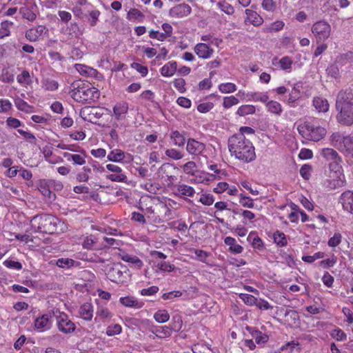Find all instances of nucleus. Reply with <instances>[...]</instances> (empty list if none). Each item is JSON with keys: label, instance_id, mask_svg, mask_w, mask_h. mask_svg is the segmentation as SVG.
Instances as JSON below:
<instances>
[{"label": "nucleus", "instance_id": "4d7b16f0", "mask_svg": "<svg viewBox=\"0 0 353 353\" xmlns=\"http://www.w3.org/2000/svg\"><path fill=\"white\" fill-rule=\"evenodd\" d=\"M252 236H253L252 232H250V234L248 235V240L251 241V239H252L253 247L254 248H258V249L263 248V243L262 240L257 236H255L253 238H252Z\"/></svg>", "mask_w": 353, "mask_h": 353}, {"label": "nucleus", "instance_id": "72a5a7b5", "mask_svg": "<svg viewBox=\"0 0 353 353\" xmlns=\"http://www.w3.org/2000/svg\"><path fill=\"white\" fill-rule=\"evenodd\" d=\"M255 110L256 108L252 105H243L238 108L236 114L241 117H244L248 114H254Z\"/></svg>", "mask_w": 353, "mask_h": 353}, {"label": "nucleus", "instance_id": "3c124183", "mask_svg": "<svg viewBox=\"0 0 353 353\" xmlns=\"http://www.w3.org/2000/svg\"><path fill=\"white\" fill-rule=\"evenodd\" d=\"M196 168V163L192 161L187 162L183 168L184 172L189 175H194Z\"/></svg>", "mask_w": 353, "mask_h": 353}, {"label": "nucleus", "instance_id": "6e6552de", "mask_svg": "<svg viewBox=\"0 0 353 353\" xmlns=\"http://www.w3.org/2000/svg\"><path fill=\"white\" fill-rule=\"evenodd\" d=\"M322 156L327 161H332V163H330V166L335 170H341V167L339 165L341 163V158L339 157L338 152L332 148H324L321 152Z\"/></svg>", "mask_w": 353, "mask_h": 353}, {"label": "nucleus", "instance_id": "e2e57ef3", "mask_svg": "<svg viewBox=\"0 0 353 353\" xmlns=\"http://www.w3.org/2000/svg\"><path fill=\"white\" fill-rule=\"evenodd\" d=\"M108 179L115 182H125L127 176L124 174L114 173L108 176Z\"/></svg>", "mask_w": 353, "mask_h": 353}, {"label": "nucleus", "instance_id": "f3484780", "mask_svg": "<svg viewBox=\"0 0 353 353\" xmlns=\"http://www.w3.org/2000/svg\"><path fill=\"white\" fill-rule=\"evenodd\" d=\"M194 52L199 57L206 59L210 58L214 52V50L206 43H199L194 47Z\"/></svg>", "mask_w": 353, "mask_h": 353}, {"label": "nucleus", "instance_id": "ea45409f", "mask_svg": "<svg viewBox=\"0 0 353 353\" xmlns=\"http://www.w3.org/2000/svg\"><path fill=\"white\" fill-rule=\"evenodd\" d=\"M353 60V52L349 51L346 53L341 54L336 58V61L337 63H339L340 65H343L347 62L352 61Z\"/></svg>", "mask_w": 353, "mask_h": 353}, {"label": "nucleus", "instance_id": "69168bd1", "mask_svg": "<svg viewBox=\"0 0 353 353\" xmlns=\"http://www.w3.org/2000/svg\"><path fill=\"white\" fill-rule=\"evenodd\" d=\"M214 107V105L212 103L210 102H206V103H200L197 106V110L201 113H206L209 112L211 109H212Z\"/></svg>", "mask_w": 353, "mask_h": 353}, {"label": "nucleus", "instance_id": "8fccbe9b", "mask_svg": "<svg viewBox=\"0 0 353 353\" xmlns=\"http://www.w3.org/2000/svg\"><path fill=\"white\" fill-rule=\"evenodd\" d=\"M251 100L254 101H261L263 103L268 102L269 99L268 95L267 94H263L259 92H252L250 94Z\"/></svg>", "mask_w": 353, "mask_h": 353}, {"label": "nucleus", "instance_id": "a18cd8bd", "mask_svg": "<svg viewBox=\"0 0 353 353\" xmlns=\"http://www.w3.org/2000/svg\"><path fill=\"white\" fill-rule=\"evenodd\" d=\"M219 89L222 93H232L236 91V86L233 83H225L220 84Z\"/></svg>", "mask_w": 353, "mask_h": 353}, {"label": "nucleus", "instance_id": "13d9d810", "mask_svg": "<svg viewBox=\"0 0 353 353\" xmlns=\"http://www.w3.org/2000/svg\"><path fill=\"white\" fill-rule=\"evenodd\" d=\"M218 5L220 9L227 14H232L234 12V8L227 2H220Z\"/></svg>", "mask_w": 353, "mask_h": 353}, {"label": "nucleus", "instance_id": "338daca9", "mask_svg": "<svg viewBox=\"0 0 353 353\" xmlns=\"http://www.w3.org/2000/svg\"><path fill=\"white\" fill-rule=\"evenodd\" d=\"M5 266L8 268L14 269V270H21L22 268V265L19 261H15L12 260H6L3 262Z\"/></svg>", "mask_w": 353, "mask_h": 353}, {"label": "nucleus", "instance_id": "c9c22d12", "mask_svg": "<svg viewBox=\"0 0 353 353\" xmlns=\"http://www.w3.org/2000/svg\"><path fill=\"white\" fill-rule=\"evenodd\" d=\"M274 243L281 247L285 246L288 243L285 235L283 232L279 230L276 231L273 235Z\"/></svg>", "mask_w": 353, "mask_h": 353}, {"label": "nucleus", "instance_id": "7ed1b4c3", "mask_svg": "<svg viewBox=\"0 0 353 353\" xmlns=\"http://www.w3.org/2000/svg\"><path fill=\"white\" fill-rule=\"evenodd\" d=\"M31 226L37 232L52 234L57 232L59 225L63 224L56 216L49 214H37L30 221Z\"/></svg>", "mask_w": 353, "mask_h": 353}, {"label": "nucleus", "instance_id": "052dcab7", "mask_svg": "<svg viewBox=\"0 0 353 353\" xmlns=\"http://www.w3.org/2000/svg\"><path fill=\"white\" fill-rule=\"evenodd\" d=\"M342 236L340 233H335L332 237H331L327 244L330 247H336L341 243Z\"/></svg>", "mask_w": 353, "mask_h": 353}, {"label": "nucleus", "instance_id": "6e6d98bb", "mask_svg": "<svg viewBox=\"0 0 353 353\" xmlns=\"http://www.w3.org/2000/svg\"><path fill=\"white\" fill-rule=\"evenodd\" d=\"M165 154L171 159L179 160L182 159L183 154L176 149H168L165 150Z\"/></svg>", "mask_w": 353, "mask_h": 353}, {"label": "nucleus", "instance_id": "c756f323", "mask_svg": "<svg viewBox=\"0 0 353 353\" xmlns=\"http://www.w3.org/2000/svg\"><path fill=\"white\" fill-rule=\"evenodd\" d=\"M346 139H347V136H344L339 132H335L331 137V141L332 145L339 150L345 141H346Z\"/></svg>", "mask_w": 353, "mask_h": 353}, {"label": "nucleus", "instance_id": "a878e982", "mask_svg": "<svg viewBox=\"0 0 353 353\" xmlns=\"http://www.w3.org/2000/svg\"><path fill=\"white\" fill-rule=\"evenodd\" d=\"M79 314L84 320L90 321L93 316L92 305L88 303L82 305L79 309Z\"/></svg>", "mask_w": 353, "mask_h": 353}, {"label": "nucleus", "instance_id": "7c9ffc66", "mask_svg": "<svg viewBox=\"0 0 353 353\" xmlns=\"http://www.w3.org/2000/svg\"><path fill=\"white\" fill-rule=\"evenodd\" d=\"M152 332L159 338H167L172 334L169 326H157L154 328Z\"/></svg>", "mask_w": 353, "mask_h": 353}, {"label": "nucleus", "instance_id": "9b49d317", "mask_svg": "<svg viewBox=\"0 0 353 353\" xmlns=\"http://www.w3.org/2000/svg\"><path fill=\"white\" fill-rule=\"evenodd\" d=\"M57 325L59 330L65 334L74 332L76 327L74 323L64 313L61 314L57 317Z\"/></svg>", "mask_w": 353, "mask_h": 353}, {"label": "nucleus", "instance_id": "0eeeda50", "mask_svg": "<svg viewBox=\"0 0 353 353\" xmlns=\"http://www.w3.org/2000/svg\"><path fill=\"white\" fill-rule=\"evenodd\" d=\"M353 106V85L341 90L337 94L336 108Z\"/></svg>", "mask_w": 353, "mask_h": 353}, {"label": "nucleus", "instance_id": "412c9836", "mask_svg": "<svg viewBox=\"0 0 353 353\" xmlns=\"http://www.w3.org/2000/svg\"><path fill=\"white\" fill-rule=\"evenodd\" d=\"M224 243L229 246V251L233 254H240L243 248L241 245L236 244L235 239L231 236H227L224 239Z\"/></svg>", "mask_w": 353, "mask_h": 353}, {"label": "nucleus", "instance_id": "774afa93", "mask_svg": "<svg viewBox=\"0 0 353 353\" xmlns=\"http://www.w3.org/2000/svg\"><path fill=\"white\" fill-rule=\"evenodd\" d=\"M240 297L244 301V302L250 305H255L257 299L251 294H241Z\"/></svg>", "mask_w": 353, "mask_h": 353}, {"label": "nucleus", "instance_id": "ddd939ff", "mask_svg": "<svg viewBox=\"0 0 353 353\" xmlns=\"http://www.w3.org/2000/svg\"><path fill=\"white\" fill-rule=\"evenodd\" d=\"M205 149V145L194 139H189L187 142L186 150L191 155L198 156Z\"/></svg>", "mask_w": 353, "mask_h": 353}, {"label": "nucleus", "instance_id": "f03ea898", "mask_svg": "<svg viewBox=\"0 0 353 353\" xmlns=\"http://www.w3.org/2000/svg\"><path fill=\"white\" fill-rule=\"evenodd\" d=\"M70 96L77 102L90 103L99 99L100 92L94 88L90 87L88 83L81 81H74L70 86Z\"/></svg>", "mask_w": 353, "mask_h": 353}, {"label": "nucleus", "instance_id": "603ef678", "mask_svg": "<svg viewBox=\"0 0 353 353\" xmlns=\"http://www.w3.org/2000/svg\"><path fill=\"white\" fill-rule=\"evenodd\" d=\"M239 103V99L234 96L225 97L223 98V105L225 108H230Z\"/></svg>", "mask_w": 353, "mask_h": 353}, {"label": "nucleus", "instance_id": "4c0bfd02", "mask_svg": "<svg viewBox=\"0 0 353 353\" xmlns=\"http://www.w3.org/2000/svg\"><path fill=\"white\" fill-rule=\"evenodd\" d=\"M266 107L268 111L273 114H280L282 112L281 105L279 102L274 101H270L267 102Z\"/></svg>", "mask_w": 353, "mask_h": 353}, {"label": "nucleus", "instance_id": "cd10ccee", "mask_svg": "<svg viewBox=\"0 0 353 353\" xmlns=\"http://www.w3.org/2000/svg\"><path fill=\"white\" fill-rule=\"evenodd\" d=\"M50 316L46 314L37 317L34 321V326L37 329L50 328Z\"/></svg>", "mask_w": 353, "mask_h": 353}, {"label": "nucleus", "instance_id": "473e14b6", "mask_svg": "<svg viewBox=\"0 0 353 353\" xmlns=\"http://www.w3.org/2000/svg\"><path fill=\"white\" fill-rule=\"evenodd\" d=\"M171 139L173 140L174 145L179 147L183 146L185 142V138L178 130L172 131L170 134Z\"/></svg>", "mask_w": 353, "mask_h": 353}, {"label": "nucleus", "instance_id": "5fc2aeb1", "mask_svg": "<svg viewBox=\"0 0 353 353\" xmlns=\"http://www.w3.org/2000/svg\"><path fill=\"white\" fill-rule=\"evenodd\" d=\"M131 68L135 69L137 72H139L142 77H145L148 74V68L145 65H142L141 64L136 62H133L131 63Z\"/></svg>", "mask_w": 353, "mask_h": 353}, {"label": "nucleus", "instance_id": "2f4dec72", "mask_svg": "<svg viewBox=\"0 0 353 353\" xmlns=\"http://www.w3.org/2000/svg\"><path fill=\"white\" fill-rule=\"evenodd\" d=\"M124 158V152L119 149L112 150L108 155V160L113 162H121Z\"/></svg>", "mask_w": 353, "mask_h": 353}, {"label": "nucleus", "instance_id": "f257e3e1", "mask_svg": "<svg viewBox=\"0 0 353 353\" xmlns=\"http://www.w3.org/2000/svg\"><path fill=\"white\" fill-rule=\"evenodd\" d=\"M232 156L243 163H250L256 159L255 149L252 142L241 134H234L228 141Z\"/></svg>", "mask_w": 353, "mask_h": 353}, {"label": "nucleus", "instance_id": "9d476101", "mask_svg": "<svg viewBox=\"0 0 353 353\" xmlns=\"http://www.w3.org/2000/svg\"><path fill=\"white\" fill-rule=\"evenodd\" d=\"M37 10V6L34 1L27 2L23 7L20 8L19 13L23 19L28 21H33L37 18L36 12Z\"/></svg>", "mask_w": 353, "mask_h": 353}, {"label": "nucleus", "instance_id": "37998d69", "mask_svg": "<svg viewBox=\"0 0 353 353\" xmlns=\"http://www.w3.org/2000/svg\"><path fill=\"white\" fill-rule=\"evenodd\" d=\"M330 336L338 341H343L347 339L346 334L340 328L334 329L331 332Z\"/></svg>", "mask_w": 353, "mask_h": 353}, {"label": "nucleus", "instance_id": "c03bdc74", "mask_svg": "<svg viewBox=\"0 0 353 353\" xmlns=\"http://www.w3.org/2000/svg\"><path fill=\"white\" fill-rule=\"evenodd\" d=\"M74 261L69 258H61L57 260L56 265L61 268H70L73 266Z\"/></svg>", "mask_w": 353, "mask_h": 353}, {"label": "nucleus", "instance_id": "6ab92c4d", "mask_svg": "<svg viewBox=\"0 0 353 353\" xmlns=\"http://www.w3.org/2000/svg\"><path fill=\"white\" fill-rule=\"evenodd\" d=\"M128 110V104L125 101H122L116 103L113 107V112L115 117V119L121 120L123 116L125 115Z\"/></svg>", "mask_w": 353, "mask_h": 353}, {"label": "nucleus", "instance_id": "e433bc0d", "mask_svg": "<svg viewBox=\"0 0 353 353\" xmlns=\"http://www.w3.org/2000/svg\"><path fill=\"white\" fill-rule=\"evenodd\" d=\"M17 79L20 84L30 85L32 83L30 73L26 70H23L22 72L17 77Z\"/></svg>", "mask_w": 353, "mask_h": 353}, {"label": "nucleus", "instance_id": "bf43d9fd", "mask_svg": "<svg viewBox=\"0 0 353 353\" xmlns=\"http://www.w3.org/2000/svg\"><path fill=\"white\" fill-rule=\"evenodd\" d=\"M214 201V196L211 194H202L199 199V201L205 205H212Z\"/></svg>", "mask_w": 353, "mask_h": 353}, {"label": "nucleus", "instance_id": "f8f14e48", "mask_svg": "<svg viewBox=\"0 0 353 353\" xmlns=\"http://www.w3.org/2000/svg\"><path fill=\"white\" fill-rule=\"evenodd\" d=\"M340 170H336L333 176H330V179L325 181V185L328 190H334L340 188L344 185V176L340 173L338 174Z\"/></svg>", "mask_w": 353, "mask_h": 353}, {"label": "nucleus", "instance_id": "58836bf2", "mask_svg": "<svg viewBox=\"0 0 353 353\" xmlns=\"http://www.w3.org/2000/svg\"><path fill=\"white\" fill-rule=\"evenodd\" d=\"M154 319L160 323L167 322L170 319V315L168 311L165 310H161L157 311L154 315Z\"/></svg>", "mask_w": 353, "mask_h": 353}, {"label": "nucleus", "instance_id": "49530a36", "mask_svg": "<svg viewBox=\"0 0 353 353\" xmlns=\"http://www.w3.org/2000/svg\"><path fill=\"white\" fill-rule=\"evenodd\" d=\"M339 63H337L335 60V62L330 65L326 70L327 74L334 78H337L339 76Z\"/></svg>", "mask_w": 353, "mask_h": 353}, {"label": "nucleus", "instance_id": "20e7f679", "mask_svg": "<svg viewBox=\"0 0 353 353\" xmlns=\"http://www.w3.org/2000/svg\"><path fill=\"white\" fill-rule=\"evenodd\" d=\"M298 131L303 138L313 141H320L326 134L324 128L308 122L299 125Z\"/></svg>", "mask_w": 353, "mask_h": 353}, {"label": "nucleus", "instance_id": "dca6fc26", "mask_svg": "<svg viewBox=\"0 0 353 353\" xmlns=\"http://www.w3.org/2000/svg\"><path fill=\"white\" fill-rule=\"evenodd\" d=\"M343 208L353 214V192L345 191L340 198Z\"/></svg>", "mask_w": 353, "mask_h": 353}, {"label": "nucleus", "instance_id": "b1692460", "mask_svg": "<svg viewBox=\"0 0 353 353\" xmlns=\"http://www.w3.org/2000/svg\"><path fill=\"white\" fill-rule=\"evenodd\" d=\"M339 150L346 157L353 159V137L347 136V139H346Z\"/></svg>", "mask_w": 353, "mask_h": 353}, {"label": "nucleus", "instance_id": "de8ad7c7", "mask_svg": "<svg viewBox=\"0 0 353 353\" xmlns=\"http://www.w3.org/2000/svg\"><path fill=\"white\" fill-rule=\"evenodd\" d=\"M79 152H81L83 155L74 154L72 161L75 165H83L85 163V159L87 157V154L85 151L83 150H79Z\"/></svg>", "mask_w": 353, "mask_h": 353}, {"label": "nucleus", "instance_id": "2eb2a0df", "mask_svg": "<svg viewBox=\"0 0 353 353\" xmlns=\"http://www.w3.org/2000/svg\"><path fill=\"white\" fill-rule=\"evenodd\" d=\"M48 30L44 26H37V27L28 29L26 32V38L31 42H34L44 33H46Z\"/></svg>", "mask_w": 353, "mask_h": 353}, {"label": "nucleus", "instance_id": "0e129e2a", "mask_svg": "<svg viewBox=\"0 0 353 353\" xmlns=\"http://www.w3.org/2000/svg\"><path fill=\"white\" fill-rule=\"evenodd\" d=\"M279 64L283 70H288L291 68L292 61L289 57H284L280 59Z\"/></svg>", "mask_w": 353, "mask_h": 353}, {"label": "nucleus", "instance_id": "a19ab883", "mask_svg": "<svg viewBox=\"0 0 353 353\" xmlns=\"http://www.w3.org/2000/svg\"><path fill=\"white\" fill-rule=\"evenodd\" d=\"M128 17L129 19H136L138 20L139 22L143 21L145 16L144 14L138 9L131 8L128 13Z\"/></svg>", "mask_w": 353, "mask_h": 353}, {"label": "nucleus", "instance_id": "4be33fe9", "mask_svg": "<svg viewBox=\"0 0 353 353\" xmlns=\"http://www.w3.org/2000/svg\"><path fill=\"white\" fill-rule=\"evenodd\" d=\"M313 105L319 112H326L329 110V103L327 99L321 97H314Z\"/></svg>", "mask_w": 353, "mask_h": 353}, {"label": "nucleus", "instance_id": "a211bd4d", "mask_svg": "<svg viewBox=\"0 0 353 353\" xmlns=\"http://www.w3.org/2000/svg\"><path fill=\"white\" fill-rule=\"evenodd\" d=\"M101 110L96 107H88L83 110V113L85 115L84 119L90 122L94 123V120L101 117L103 113Z\"/></svg>", "mask_w": 353, "mask_h": 353}, {"label": "nucleus", "instance_id": "c85d7f7f", "mask_svg": "<svg viewBox=\"0 0 353 353\" xmlns=\"http://www.w3.org/2000/svg\"><path fill=\"white\" fill-rule=\"evenodd\" d=\"M74 68L81 74L88 77H94L97 74V70L83 64H75Z\"/></svg>", "mask_w": 353, "mask_h": 353}, {"label": "nucleus", "instance_id": "680f3d73", "mask_svg": "<svg viewBox=\"0 0 353 353\" xmlns=\"http://www.w3.org/2000/svg\"><path fill=\"white\" fill-rule=\"evenodd\" d=\"M193 252L196 255V259L203 263L206 261V259L209 256V253L202 250L194 249Z\"/></svg>", "mask_w": 353, "mask_h": 353}, {"label": "nucleus", "instance_id": "864d4df0", "mask_svg": "<svg viewBox=\"0 0 353 353\" xmlns=\"http://www.w3.org/2000/svg\"><path fill=\"white\" fill-rule=\"evenodd\" d=\"M121 326L119 324L109 325L107 328L106 334L108 336L117 335L121 333Z\"/></svg>", "mask_w": 353, "mask_h": 353}, {"label": "nucleus", "instance_id": "f704fd0d", "mask_svg": "<svg viewBox=\"0 0 353 353\" xmlns=\"http://www.w3.org/2000/svg\"><path fill=\"white\" fill-rule=\"evenodd\" d=\"M177 192L181 196H192L194 194V190L192 187L185 184L179 185Z\"/></svg>", "mask_w": 353, "mask_h": 353}, {"label": "nucleus", "instance_id": "bb28decb", "mask_svg": "<svg viewBox=\"0 0 353 353\" xmlns=\"http://www.w3.org/2000/svg\"><path fill=\"white\" fill-rule=\"evenodd\" d=\"M119 256L123 261L133 264L137 268H141L143 265L142 261L137 256L130 255L125 252L120 254Z\"/></svg>", "mask_w": 353, "mask_h": 353}, {"label": "nucleus", "instance_id": "4468645a", "mask_svg": "<svg viewBox=\"0 0 353 353\" xmlns=\"http://www.w3.org/2000/svg\"><path fill=\"white\" fill-rule=\"evenodd\" d=\"M191 7L186 3H180L170 10V15L172 17L180 18L188 16L191 12Z\"/></svg>", "mask_w": 353, "mask_h": 353}, {"label": "nucleus", "instance_id": "393cba45", "mask_svg": "<svg viewBox=\"0 0 353 353\" xmlns=\"http://www.w3.org/2000/svg\"><path fill=\"white\" fill-rule=\"evenodd\" d=\"M177 69V63L176 61H170L165 63L161 68V74L163 77H171L172 76Z\"/></svg>", "mask_w": 353, "mask_h": 353}, {"label": "nucleus", "instance_id": "39448f33", "mask_svg": "<svg viewBox=\"0 0 353 353\" xmlns=\"http://www.w3.org/2000/svg\"><path fill=\"white\" fill-rule=\"evenodd\" d=\"M105 271L107 277L111 281L117 283H125L129 275L126 267L119 263L107 265Z\"/></svg>", "mask_w": 353, "mask_h": 353}, {"label": "nucleus", "instance_id": "423d86ee", "mask_svg": "<svg viewBox=\"0 0 353 353\" xmlns=\"http://www.w3.org/2000/svg\"><path fill=\"white\" fill-rule=\"evenodd\" d=\"M312 32L316 37L318 43H321L327 39L330 35V25L325 21H319L313 24Z\"/></svg>", "mask_w": 353, "mask_h": 353}, {"label": "nucleus", "instance_id": "1a4fd4ad", "mask_svg": "<svg viewBox=\"0 0 353 353\" xmlns=\"http://www.w3.org/2000/svg\"><path fill=\"white\" fill-rule=\"evenodd\" d=\"M339 113L337 116V119L339 123L346 125H351L353 124V106L343 107L336 108Z\"/></svg>", "mask_w": 353, "mask_h": 353}, {"label": "nucleus", "instance_id": "aec40b11", "mask_svg": "<svg viewBox=\"0 0 353 353\" xmlns=\"http://www.w3.org/2000/svg\"><path fill=\"white\" fill-rule=\"evenodd\" d=\"M245 14L247 15L245 21L248 19L254 26H259L263 22V18L252 10L246 9Z\"/></svg>", "mask_w": 353, "mask_h": 353}, {"label": "nucleus", "instance_id": "5701e85b", "mask_svg": "<svg viewBox=\"0 0 353 353\" xmlns=\"http://www.w3.org/2000/svg\"><path fill=\"white\" fill-rule=\"evenodd\" d=\"M119 301L125 307H134L137 309L141 308L143 305L142 302H139L137 299L132 296L121 297Z\"/></svg>", "mask_w": 353, "mask_h": 353}, {"label": "nucleus", "instance_id": "79ce46f5", "mask_svg": "<svg viewBox=\"0 0 353 353\" xmlns=\"http://www.w3.org/2000/svg\"><path fill=\"white\" fill-rule=\"evenodd\" d=\"M69 34L76 38H79L83 34V31L80 29L79 25L74 23H70L68 27Z\"/></svg>", "mask_w": 353, "mask_h": 353}, {"label": "nucleus", "instance_id": "09e8293b", "mask_svg": "<svg viewBox=\"0 0 353 353\" xmlns=\"http://www.w3.org/2000/svg\"><path fill=\"white\" fill-rule=\"evenodd\" d=\"M12 25H13V23L8 21H4L1 23L0 39L10 34L9 27Z\"/></svg>", "mask_w": 353, "mask_h": 353}]
</instances>
